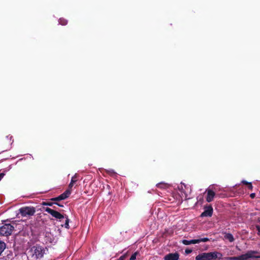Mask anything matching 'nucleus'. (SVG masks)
<instances>
[{"label":"nucleus","mask_w":260,"mask_h":260,"mask_svg":"<svg viewBox=\"0 0 260 260\" xmlns=\"http://www.w3.org/2000/svg\"><path fill=\"white\" fill-rule=\"evenodd\" d=\"M213 208L211 205L206 206L204 208V211L201 214V217H211L213 214Z\"/></svg>","instance_id":"9"},{"label":"nucleus","mask_w":260,"mask_h":260,"mask_svg":"<svg viewBox=\"0 0 260 260\" xmlns=\"http://www.w3.org/2000/svg\"><path fill=\"white\" fill-rule=\"evenodd\" d=\"M209 241V239L208 238H200L198 239H193L191 240H183L182 241V243L185 245H188L190 244H194L197 243H199L200 242H206Z\"/></svg>","instance_id":"7"},{"label":"nucleus","mask_w":260,"mask_h":260,"mask_svg":"<svg viewBox=\"0 0 260 260\" xmlns=\"http://www.w3.org/2000/svg\"><path fill=\"white\" fill-rule=\"evenodd\" d=\"M250 197L251 199H254L255 197V193H252L250 194Z\"/></svg>","instance_id":"24"},{"label":"nucleus","mask_w":260,"mask_h":260,"mask_svg":"<svg viewBox=\"0 0 260 260\" xmlns=\"http://www.w3.org/2000/svg\"><path fill=\"white\" fill-rule=\"evenodd\" d=\"M31 252L32 257L34 258H41L45 253V249L40 245H36L31 248Z\"/></svg>","instance_id":"5"},{"label":"nucleus","mask_w":260,"mask_h":260,"mask_svg":"<svg viewBox=\"0 0 260 260\" xmlns=\"http://www.w3.org/2000/svg\"><path fill=\"white\" fill-rule=\"evenodd\" d=\"M179 254L178 252L170 253L164 257L165 260H178Z\"/></svg>","instance_id":"10"},{"label":"nucleus","mask_w":260,"mask_h":260,"mask_svg":"<svg viewBox=\"0 0 260 260\" xmlns=\"http://www.w3.org/2000/svg\"><path fill=\"white\" fill-rule=\"evenodd\" d=\"M71 193V191L70 189L66 190L63 193L56 198H51L50 199L52 201L58 202L67 199Z\"/></svg>","instance_id":"8"},{"label":"nucleus","mask_w":260,"mask_h":260,"mask_svg":"<svg viewBox=\"0 0 260 260\" xmlns=\"http://www.w3.org/2000/svg\"><path fill=\"white\" fill-rule=\"evenodd\" d=\"M156 186L158 188H165L166 186V184L165 183H158L157 185H156Z\"/></svg>","instance_id":"18"},{"label":"nucleus","mask_w":260,"mask_h":260,"mask_svg":"<svg viewBox=\"0 0 260 260\" xmlns=\"http://www.w3.org/2000/svg\"><path fill=\"white\" fill-rule=\"evenodd\" d=\"M77 181V176L76 174H75L74 176L72 177L71 179V181L69 185V189L71 190V189L72 188V187L74 185V184Z\"/></svg>","instance_id":"13"},{"label":"nucleus","mask_w":260,"mask_h":260,"mask_svg":"<svg viewBox=\"0 0 260 260\" xmlns=\"http://www.w3.org/2000/svg\"><path fill=\"white\" fill-rule=\"evenodd\" d=\"M45 211L51 214L53 217L57 219H58L59 221H61L62 220L65 218V223L64 224H61L60 225L62 227H64L67 229H70L69 222L70 219L68 217V216L66 214H62L59 212L52 209L49 207L44 208Z\"/></svg>","instance_id":"1"},{"label":"nucleus","mask_w":260,"mask_h":260,"mask_svg":"<svg viewBox=\"0 0 260 260\" xmlns=\"http://www.w3.org/2000/svg\"><path fill=\"white\" fill-rule=\"evenodd\" d=\"M19 213L23 217H30L33 216L35 213L36 208L31 206H25L19 209Z\"/></svg>","instance_id":"4"},{"label":"nucleus","mask_w":260,"mask_h":260,"mask_svg":"<svg viewBox=\"0 0 260 260\" xmlns=\"http://www.w3.org/2000/svg\"><path fill=\"white\" fill-rule=\"evenodd\" d=\"M222 254L217 251L201 253L196 257V260H220Z\"/></svg>","instance_id":"2"},{"label":"nucleus","mask_w":260,"mask_h":260,"mask_svg":"<svg viewBox=\"0 0 260 260\" xmlns=\"http://www.w3.org/2000/svg\"><path fill=\"white\" fill-rule=\"evenodd\" d=\"M242 183L243 184L248 185H249V183H250V182H247V181H246V180H243V181H242Z\"/></svg>","instance_id":"21"},{"label":"nucleus","mask_w":260,"mask_h":260,"mask_svg":"<svg viewBox=\"0 0 260 260\" xmlns=\"http://www.w3.org/2000/svg\"><path fill=\"white\" fill-rule=\"evenodd\" d=\"M59 23L62 25H66L68 23V21L63 18H60L59 19Z\"/></svg>","instance_id":"15"},{"label":"nucleus","mask_w":260,"mask_h":260,"mask_svg":"<svg viewBox=\"0 0 260 260\" xmlns=\"http://www.w3.org/2000/svg\"><path fill=\"white\" fill-rule=\"evenodd\" d=\"M6 248V244L4 242L0 241V254Z\"/></svg>","instance_id":"14"},{"label":"nucleus","mask_w":260,"mask_h":260,"mask_svg":"<svg viewBox=\"0 0 260 260\" xmlns=\"http://www.w3.org/2000/svg\"><path fill=\"white\" fill-rule=\"evenodd\" d=\"M192 252V250L191 249H186L185 253L187 254H189Z\"/></svg>","instance_id":"25"},{"label":"nucleus","mask_w":260,"mask_h":260,"mask_svg":"<svg viewBox=\"0 0 260 260\" xmlns=\"http://www.w3.org/2000/svg\"><path fill=\"white\" fill-rule=\"evenodd\" d=\"M224 238L225 239L229 240L230 242H233L235 240L233 236L231 233H225Z\"/></svg>","instance_id":"12"},{"label":"nucleus","mask_w":260,"mask_h":260,"mask_svg":"<svg viewBox=\"0 0 260 260\" xmlns=\"http://www.w3.org/2000/svg\"><path fill=\"white\" fill-rule=\"evenodd\" d=\"M207 195L206 197V201L208 202H211L213 200L214 197L215 196V192L211 189H208L206 190Z\"/></svg>","instance_id":"11"},{"label":"nucleus","mask_w":260,"mask_h":260,"mask_svg":"<svg viewBox=\"0 0 260 260\" xmlns=\"http://www.w3.org/2000/svg\"><path fill=\"white\" fill-rule=\"evenodd\" d=\"M257 253V251L254 250L248 251L245 254H242L238 256H232L226 257L227 260H247L249 258L256 257L255 254Z\"/></svg>","instance_id":"3"},{"label":"nucleus","mask_w":260,"mask_h":260,"mask_svg":"<svg viewBox=\"0 0 260 260\" xmlns=\"http://www.w3.org/2000/svg\"><path fill=\"white\" fill-rule=\"evenodd\" d=\"M14 227L10 223H5L0 227V236H8L12 234Z\"/></svg>","instance_id":"6"},{"label":"nucleus","mask_w":260,"mask_h":260,"mask_svg":"<svg viewBox=\"0 0 260 260\" xmlns=\"http://www.w3.org/2000/svg\"><path fill=\"white\" fill-rule=\"evenodd\" d=\"M5 175V174L4 173H0V181L2 179Z\"/></svg>","instance_id":"23"},{"label":"nucleus","mask_w":260,"mask_h":260,"mask_svg":"<svg viewBox=\"0 0 260 260\" xmlns=\"http://www.w3.org/2000/svg\"><path fill=\"white\" fill-rule=\"evenodd\" d=\"M138 254L139 252L138 251L135 252L131 255L129 260H135L136 259V256Z\"/></svg>","instance_id":"17"},{"label":"nucleus","mask_w":260,"mask_h":260,"mask_svg":"<svg viewBox=\"0 0 260 260\" xmlns=\"http://www.w3.org/2000/svg\"><path fill=\"white\" fill-rule=\"evenodd\" d=\"M126 257V254H123V255L121 256L117 260H124Z\"/></svg>","instance_id":"19"},{"label":"nucleus","mask_w":260,"mask_h":260,"mask_svg":"<svg viewBox=\"0 0 260 260\" xmlns=\"http://www.w3.org/2000/svg\"><path fill=\"white\" fill-rule=\"evenodd\" d=\"M247 187H248V189L252 190V188H253L252 183H249V185H247Z\"/></svg>","instance_id":"22"},{"label":"nucleus","mask_w":260,"mask_h":260,"mask_svg":"<svg viewBox=\"0 0 260 260\" xmlns=\"http://www.w3.org/2000/svg\"><path fill=\"white\" fill-rule=\"evenodd\" d=\"M54 204H55V205H57V206H59V207H63V205L60 204H59V203H57V202H55V203H54Z\"/></svg>","instance_id":"26"},{"label":"nucleus","mask_w":260,"mask_h":260,"mask_svg":"<svg viewBox=\"0 0 260 260\" xmlns=\"http://www.w3.org/2000/svg\"><path fill=\"white\" fill-rule=\"evenodd\" d=\"M256 229L257 231V234L258 235L260 236V226L259 225H256Z\"/></svg>","instance_id":"20"},{"label":"nucleus","mask_w":260,"mask_h":260,"mask_svg":"<svg viewBox=\"0 0 260 260\" xmlns=\"http://www.w3.org/2000/svg\"><path fill=\"white\" fill-rule=\"evenodd\" d=\"M55 202H43L41 204L43 206H52L54 204Z\"/></svg>","instance_id":"16"}]
</instances>
